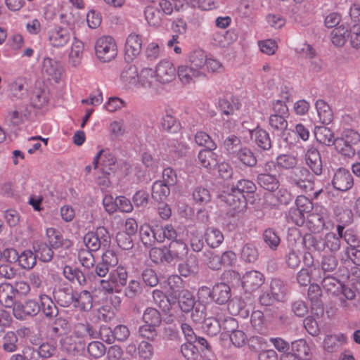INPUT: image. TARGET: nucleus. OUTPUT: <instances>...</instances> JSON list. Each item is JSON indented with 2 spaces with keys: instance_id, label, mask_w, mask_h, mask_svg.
<instances>
[{
  "instance_id": "nucleus-11",
  "label": "nucleus",
  "mask_w": 360,
  "mask_h": 360,
  "mask_svg": "<svg viewBox=\"0 0 360 360\" xmlns=\"http://www.w3.org/2000/svg\"><path fill=\"white\" fill-rule=\"evenodd\" d=\"M39 311V304L34 300H28L24 304L16 305L13 309V315L18 319H24L26 316H35Z\"/></svg>"
},
{
  "instance_id": "nucleus-34",
  "label": "nucleus",
  "mask_w": 360,
  "mask_h": 360,
  "mask_svg": "<svg viewBox=\"0 0 360 360\" xmlns=\"http://www.w3.org/2000/svg\"><path fill=\"white\" fill-rule=\"evenodd\" d=\"M121 80L128 86H136L139 82V73L135 65H127L121 72Z\"/></svg>"
},
{
  "instance_id": "nucleus-39",
  "label": "nucleus",
  "mask_w": 360,
  "mask_h": 360,
  "mask_svg": "<svg viewBox=\"0 0 360 360\" xmlns=\"http://www.w3.org/2000/svg\"><path fill=\"white\" fill-rule=\"evenodd\" d=\"M227 323L233 327L236 325V321L232 317H227L224 319L222 324H221L218 320L212 319H208L205 323L208 333L212 335L217 334L219 331L221 327H223L224 330H227Z\"/></svg>"
},
{
  "instance_id": "nucleus-24",
  "label": "nucleus",
  "mask_w": 360,
  "mask_h": 360,
  "mask_svg": "<svg viewBox=\"0 0 360 360\" xmlns=\"http://www.w3.org/2000/svg\"><path fill=\"white\" fill-rule=\"evenodd\" d=\"M347 341L344 334L327 335L323 340V349L328 353H333L340 348Z\"/></svg>"
},
{
  "instance_id": "nucleus-19",
  "label": "nucleus",
  "mask_w": 360,
  "mask_h": 360,
  "mask_svg": "<svg viewBox=\"0 0 360 360\" xmlns=\"http://www.w3.org/2000/svg\"><path fill=\"white\" fill-rule=\"evenodd\" d=\"M256 180L261 188L270 192H274L280 186L279 180L276 174L258 173Z\"/></svg>"
},
{
  "instance_id": "nucleus-51",
  "label": "nucleus",
  "mask_w": 360,
  "mask_h": 360,
  "mask_svg": "<svg viewBox=\"0 0 360 360\" xmlns=\"http://www.w3.org/2000/svg\"><path fill=\"white\" fill-rule=\"evenodd\" d=\"M30 101L34 108H43L48 103L46 92L41 89H34L30 96Z\"/></svg>"
},
{
  "instance_id": "nucleus-15",
  "label": "nucleus",
  "mask_w": 360,
  "mask_h": 360,
  "mask_svg": "<svg viewBox=\"0 0 360 360\" xmlns=\"http://www.w3.org/2000/svg\"><path fill=\"white\" fill-rule=\"evenodd\" d=\"M46 236L50 245L53 248H69L72 245V241L65 239L60 231L54 227H49L46 229Z\"/></svg>"
},
{
  "instance_id": "nucleus-10",
  "label": "nucleus",
  "mask_w": 360,
  "mask_h": 360,
  "mask_svg": "<svg viewBox=\"0 0 360 360\" xmlns=\"http://www.w3.org/2000/svg\"><path fill=\"white\" fill-rule=\"evenodd\" d=\"M306 165L314 174L319 176L323 172V163L319 151L314 146L309 147L304 155Z\"/></svg>"
},
{
  "instance_id": "nucleus-59",
  "label": "nucleus",
  "mask_w": 360,
  "mask_h": 360,
  "mask_svg": "<svg viewBox=\"0 0 360 360\" xmlns=\"http://www.w3.org/2000/svg\"><path fill=\"white\" fill-rule=\"evenodd\" d=\"M232 188L244 195L245 193H254L257 187L253 181L249 179H241L237 182L236 186H233Z\"/></svg>"
},
{
  "instance_id": "nucleus-32",
  "label": "nucleus",
  "mask_w": 360,
  "mask_h": 360,
  "mask_svg": "<svg viewBox=\"0 0 360 360\" xmlns=\"http://www.w3.org/2000/svg\"><path fill=\"white\" fill-rule=\"evenodd\" d=\"M207 244L211 248L218 247L224 240L222 232L215 226H208L205 233Z\"/></svg>"
},
{
  "instance_id": "nucleus-42",
  "label": "nucleus",
  "mask_w": 360,
  "mask_h": 360,
  "mask_svg": "<svg viewBox=\"0 0 360 360\" xmlns=\"http://www.w3.org/2000/svg\"><path fill=\"white\" fill-rule=\"evenodd\" d=\"M84 49V44L82 41L75 40L71 48L69 54V63L72 67H77L80 65L82 58V53Z\"/></svg>"
},
{
  "instance_id": "nucleus-12",
  "label": "nucleus",
  "mask_w": 360,
  "mask_h": 360,
  "mask_svg": "<svg viewBox=\"0 0 360 360\" xmlns=\"http://www.w3.org/2000/svg\"><path fill=\"white\" fill-rule=\"evenodd\" d=\"M42 73L47 75L49 79L58 83L61 78L63 68L59 62L51 58H45L42 63Z\"/></svg>"
},
{
  "instance_id": "nucleus-52",
  "label": "nucleus",
  "mask_w": 360,
  "mask_h": 360,
  "mask_svg": "<svg viewBox=\"0 0 360 360\" xmlns=\"http://www.w3.org/2000/svg\"><path fill=\"white\" fill-rule=\"evenodd\" d=\"M161 126L163 130L169 133H176L181 129V125L176 118L168 114L162 117Z\"/></svg>"
},
{
  "instance_id": "nucleus-21",
  "label": "nucleus",
  "mask_w": 360,
  "mask_h": 360,
  "mask_svg": "<svg viewBox=\"0 0 360 360\" xmlns=\"http://www.w3.org/2000/svg\"><path fill=\"white\" fill-rule=\"evenodd\" d=\"M73 305L81 311H89L93 307V297L87 290L75 292Z\"/></svg>"
},
{
  "instance_id": "nucleus-16",
  "label": "nucleus",
  "mask_w": 360,
  "mask_h": 360,
  "mask_svg": "<svg viewBox=\"0 0 360 360\" xmlns=\"http://www.w3.org/2000/svg\"><path fill=\"white\" fill-rule=\"evenodd\" d=\"M288 117L278 116L276 115H271L269 118V123L274 131L279 132L283 139L287 143H292L288 136V123L286 120Z\"/></svg>"
},
{
  "instance_id": "nucleus-3",
  "label": "nucleus",
  "mask_w": 360,
  "mask_h": 360,
  "mask_svg": "<svg viewBox=\"0 0 360 360\" xmlns=\"http://www.w3.org/2000/svg\"><path fill=\"white\" fill-rule=\"evenodd\" d=\"M95 51L98 58L104 63L111 61L117 54L115 41L110 36L98 39L95 44Z\"/></svg>"
},
{
  "instance_id": "nucleus-31",
  "label": "nucleus",
  "mask_w": 360,
  "mask_h": 360,
  "mask_svg": "<svg viewBox=\"0 0 360 360\" xmlns=\"http://www.w3.org/2000/svg\"><path fill=\"white\" fill-rule=\"evenodd\" d=\"M314 136L319 143L328 146L333 145V141H335V139H334V134L331 129L324 126L316 127L314 129Z\"/></svg>"
},
{
  "instance_id": "nucleus-40",
  "label": "nucleus",
  "mask_w": 360,
  "mask_h": 360,
  "mask_svg": "<svg viewBox=\"0 0 360 360\" xmlns=\"http://www.w3.org/2000/svg\"><path fill=\"white\" fill-rule=\"evenodd\" d=\"M169 186L162 181H155L152 186V198L158 202L165 201L170 193Z\"/></svg>"
},
{
  "instance_id": "nucleus-23",
  "label": "nucleus",
  "mask_w": 360,
  "mask_h": 360,
  "mask_svg": "<svg viewBox=\"0 0 360 360\" xmlns=\"http://www.w3.org/2000/svg\"><path fill=\"white\" fill-rule=\"evenodd\" d=\"M228 309L231 315L240 316L245 319L250 314V307H248L247 303L241 298H235L228 304Z\"/></svg>"
},
{
  "instance_id": "nucleus-64",
  "label": "nucleus",
  "mask_w": 360,
  "mask_h": 360,
  "mask_svg": "<svg viewBox=\"0 0 360 360\" xmlns=\"http://www.w3.org/2000/svg\"><path fill=\"white\" fill-rule=\"evenodd\" d=\"M181 352L187 360H195L198 356V351L193 342H188L181 347Z\"/></svg>"
},
{
  "instance_id": "nucleus-56",
  "label": "nucleus",
  "mask_w": 360,
  "mask_h": 360,
  "mask_svg": "<svg viewBox=\"0 0 360 360\" xmlns=\"http://www.w3.org/2000/svg\"><path fill=\"white\" fill-rule=\"evenodd\" d=\"M252 326L258 332L262 331L266 328V320L264 313L260 310H255L250 317Z\"/></svg>"
},
{
  "instance_id": "nucleus-13",
  "label": "nucleus",
  "mask_w": 360,
  "mask_h": 360,
  "mask_svg": "<svg viewBox=\"0 0 360 360\" xmlns=\"http://www.w3.org/2000/svg\"><path fill=\"white\" fill-rule=\"evenodd\" d=\"M70 32L63 27L53 29L49 33V41L53 47H63L70 41Z\"/></svg>"
},
{
  "instance_id": "nucleus-5",
  "label": "nucleus",
  "mask_w": 360,
  "mask_h": 360,
  "mask_svg": "<svg viewBox=\"0 0 360 360\" xmlns=\"http://www.w3.org/2000/svg\"><path fill=\"white\" fill-rule=\"evenodd\" d=\"M222 201H224L229 207L230 210L228 214L232 217L236 213H240L244 211L247 206L246 198L245 195L240 192H236L233 188H231L230 192L224 193L221 195Z\"/></svg>"
},
{
  "instance_id": "nucleus-35",
  "label": "nucleus",
  "mask_w": 360,
  "mask_h": 360,
  "mask_svg": "<svg viewBox=\"0 0 360 360\" xmlns=\"http://www.w3.org/2000/svg\"><path fill=\"white\" fill-rule=\"evenodd\" d=\"M243 147L240 139L234 134L229 135L224 141V148L231 157L233 158Z\"/></svg>"
},
{
  "instance_id": "nucleus-47",
  "label": "nucleus",
  "mask_w": 360,
  "mask_h": 360,
  "mask_svg": "<svg viewBox=\"0 0 360 360\" xmlns=\"http://www.w3.org/2000/svg\"><path fill=\"white\" fill-rule=\"evenodd\" d=\"M144 15L148 23L152 26L160 25L162 21V12L159 8L153 6H148L144 11Z\"/></svg>"
},
{
  "instance_id": "nucleus-20",
  "label": "nucleus",
  "mask_w": 360,
  "mask_h": 360,
  "mask_svg": "<svg viewBox=\"0 0 360 360\" xmlns=\"http://www.w3.org/2000/svg\"><path fill=\"white\" fill-rule=\"evenodd\" d=\"M231 297V288L225 283H219L212 288V300L219 304L226 303Z\"/></svg>"
},
{
  "instance_id": "nucleus-53",
  "label": "nucleus",
  "mask_w": 360,
  "mask_h": 360,
  "mask_svg": "<svg viewBox=\"0 0 360 360\" xmlns=\"http://www.w3.org/2000/svg\"><path fill=\"white\" fill-rule=\"evenodd\" d=\"M143 320L145 323L150 324L155 326H159L162 319L160 312L152 307L147 308L143 315Z\"/></svg>"
},
{
  "instance_id": "nucleus-37",
  "label": "nucleus",
  "mask_w": 360,
  "mask_h": 360,
  "mask_svg": "<svg viewBox=\"0 0 360 360\" xmlns=\"http://www.w3.org/2000/svg\"><path fill=\"white\" fill-rule=\"evenodd\" d=\"M156 78L155 72L151 68H143L139 75V82L143 88L156 87Z\"/></svg>"
},
{
  "instance_id": "nucleus-8",
  "label": "nucleus",
  "mask_w": 360,
  "mask_h": 360,
  "mask_svg": "<svg viewBox=\"0 0 360 360\" xmlns=\"http://www.w3.org/2000/svg\"><path fill=\"white\" fill-rule=\"evenodd\" d=\"M332 184L335 189L340 191H347L354 185L353 176L349 170L340 168L333 176Z\"/></svg>"
},
{
  "instance_id": "nucleus-9",
  "label": "nucleus",
  "mask_w": 360,
  "mask_h": 360,
  "mask_svg": "<svg viewBox=\"0 0 360 360\" xmlns=\"http://www.w3.org/2000/svg\"><path fill=\"white\" fill-rule=\"evenodd\" d=\"M142 47V39L139 34L135 33L130 34L125 44V60L127 61L133 60L139 55Z\"/></svg>"
},
{
  "instance_id": "nucleus-54",
  "label": "nucleus",
  "mask_w": 360,
  "mask_h": 360,
  "mask_svg": "<svg viewBox=\"0 0 360 360\" xmlns=\"http://www.w3.org/2000/svg\"><path fill=\"white\" fill-rule=\"evenodd\" d=\"M130 335L129 328L124 325L117 326L112 332L111 336H108L105 339H103L108 342H110L112 339H116L118 341L123 342L126 340Z\"/></svg>"
},
{
  "instance_id": "nucleus-17",
  "label": "nucleus",
  "mask_w": 360,
  "mask_h": 360,
  "mask_svg": "<svg viewBox=\"0 0 360 360\" xmlns=\"http://www.w3.org/2000/svg\"><path fill=\"white\" fill-rule=\"evenodd\" d=\"M177 75L182 83L189 84L193 82L195 78L203 75V73L187 63L186 65L178 67Z\"/></svg>"
},
{
  "instance_id": "nucleus-25",
  "label": "nucleus",
  "mask_w": 360,
  "mask_h": 360,
  "mask_svg": "<svg viewBox=\"0 0 360 360\" xmlns=\"http://www.w3.org/2000/svg\"><path fill=\"white\" fill-rule=\"evenodd\" d=\"M292 351L298 359L309 360L311 357V349L304 339H300L292 342Z\"/></svg>"
},
{
  "instance_id": "nucleus-1",
  "label": "nucleus",
  "mask_w": 360,
  "mask_h": 360,
  "mask_svg": "<svg viewBox=\"0 0 360 360\" xmlns=\"http://www.w3.org/2000/svg\"><path fill=\"white\" fill-rule=\"evenodd\" d=\"M187 253L186 245L179 241H172L169 247L162 248H153L150 249L149 255L151 260L155 263L164 262H171L178 259Z\"/></svg>"
},
{
  "instance_id": "nucleus-6",
  "label": "nucleus",
  "mask_w": 360,
  "mask_h": 360,
  "mask_svg": "<svg viewBox=\"0 0 360 360\" xmlns=\"http://www.w3.org/2000/svg\"><path fill=\"white\" fill-rule=\"evenodd\" d=\"M265 281V277L259 271H247L241 278V283L246 292H252L258 290Z\"/></svg>"
},
{
  "instance_id": "nucleus-58",
  "label": "nucleus",
  "mask_w": 360,
  "mask_h": 360,
  "mask_svg": "<svg viewBox=\"0 0 360 360\" xmlns=\"http://www.w3.org/2000/svg\"><path fill=\"white\" fill-rule=\"evenodd\" d=\"M276 164L280 168L290 169L295 167L297 160L291 155H281L276 158Z\"/></svg>"
},
{
  "instance_id": "nucleus-43",
  "label": "nucleus",
  "mask_w": 360,
  "mask_h": 360,
  "mask_svg": "<svg viewBox=\"0 0 360 360\" xmlns=\"http://www.w3.org/2000/svg\"><path fill=\"white\" fill-rule=\"evenodd\" d=\"M345 226H337L338 234L334 233H328L325 237V245L331 251H336L340 248V239L343 236L342 233Z\"/></svg>"
},
{
  "instance_id": "nucleus-7",
  "label": "nucleus",
  "mask_w": 360,
  "mask_h": 360,
  "mask_svg": "<svg viewBox=\"0 0 360 360\" xmlns=\"http://www.w3.org/2000/svg\"><path fill=\"white\" fill-rule=\"evenodd\" d=\"M154 72L158 82L168 84L174 79L176 70L172 62L161 60L156 66L155 71Z\"/></svg>"
},
{
  "instance_id": "nucleus-63",
  "label": "nucleus",
  "mask_w": 360,
  "mask_h": 360,
  "mask_svg": "<svg viewBox=\"0 0 360 360\" xmlns=\"http://www.w3.org/2000/svg\"><path fill=\"white\" fill-rule=\"evenodd\" d=\"M153 299L155 303L159 306V307L166 313H169L171 309V304L169 303V299L163 294L160 290H154L153 293Z\"/></svg>"
},
{
  "instance_id": "nucleus-14",
  "label": "nucleus",
  "mask_w": 360,
  "mask_h": 360,
  "mask_svg": "<svg viewBox=\"0 0 360 360\" xmlns=\"http://www.w3.org/2000/svg\"><path fill=\"white\" fill-rule=\"evenodd\" d=\"M250 138L261 150H269L272 148V141L269 134L262 128L257 127L250 131Z\"/></svg>"
},
{
  "instance_id": "nucleus-4",
  "label": "nucleus",
  "mask_w": 360,
  "mask_h": 360,
  "mask_svg": "<svg viewBox=\"0 0 360 360\" xmlns=\"http://www.w3.org/2000/svg\"><path fill=\"white\" fill-rule=\"evenodd\" d=\"M100 164L101 169L105 174H115L118 170V162L108 150H101L93 160L94 168Z\"/></svg>"
},
{
  "instance_id": "nucleus-44",
  "label": "nucleus",
  "mask_w": 360,
  "mask_h": 360,
  "mask_svg": "<svg viewBox=\"0 0 360 360\" xmlns=\"http://www.w3.org/2000/svg\"><path fill=\"white\" fill-rule=\"evenodd\" d=\"M63 274L68 280L72 283H78L80 285L86 283L83 273L78 269L70 266H65L63 269Z\"/></svg>"
},
{
  "instance_id": "nucleus-22",
  "label": "nucleus",
  "mask_w": 360,
  "mask_h": 360,
  "mask_svg": "<svg viewBox=\"0 0 360 360\" xmlns=\"http://www.w3.org/2000/svg\"><path fill=\"white\" fill-rule=\"evenodd\" d=\"M125 228V231H120L116 235L117 245L122 249L128 250L132 248L131 236L136 233L138 226H121Z\"/></svg>"
},
{
  "instance_id": "nucleus-61",
  "label": "nucleus",
  "mask_w": 360,
  "mask_h": 360,
  "mask_svg": "<svg viewBox=\"0 0 360 360\" xmlns=\"http://www.w3.org/2000/svg\"><path fill=\"white\" fill-rule=\"evenodd\" d=\"M263 236L265 243L272 249H275L280 243V237L272 227L266 229Z\"/></svg>"
},
{
  "instance_id": "nucleus-30",
  "label": "nucleus",
  "mask_w": 360,
  "mask_h": 360,
  "mask_svg": "<svg viewBox=\"0 0 360 360\" xmlns=\"http://www.w3.org/2000/svg\"><path fill=\"white\" fill-rule=\"evenodd\" d=\"M319 121L323 124H330L333 119V115L329 105L323 100L319 99L316 102Z\"/></svg>"
},
{
  "instance_id": "nucleus-33",
  "label": "nucleus",
  "mask_w": 360,
  "mask_h": 360,
  "mask_svg": "<svg viewBox=\"0 0 360 360\" xmlns=\"http://www.w3.org/2000/svg\"><path fill=\"white\" fill-rule=\"evenodd\" d=\"M39 297L40 311L41 310L46 317L51 318L56 316L58 313L57 307L51 298L41 292H40Z\"/></svg>"
},
{
  "instance_id": "nucleus-2",
  "label": "nucleus",
  "mask_w": 360,
  "mask_h": 360,
  "mask_svg": "<svg viewBox=\"0 0 360 360\" xmlns=\"http://www.w3.org/2000/svg\"><path fill=\"white\" fill-rule=\"evenodd\" d=\"M313 175L310 171L304 167L296 168L288 176L289 183L294 187L300 188L302 192L307 193L314 188Z\"/></svg>"
},
{
  "instance_id": "nucleus-27",
  "label": "nucleus",
  "mask_w": 360,
  "mask_h": 360,
  "mask_svg": "<svg viewBox=\"0 0 360 360\" xmlns=\"http://www.w3.org/2000/svg\"><path fill=\"white\" fill-rule=\"evenodd\" d=\"M177 301L179 308L185 313L190 312L195 304L193 294L187 289H182L179 291Z\"/></svg>"
},
{
  "instance_id": "nucleus-45",
  "label": "nucleus",
  "mask_w": 360,
  "mask_h": 360,
  "mask_svg": "<svg viewBox=\"0 0 360 360\" xmlns=\"http://www.w3.org/2000/svg\"><path fill=\"white\" fill-rule=\"evenodd\" d=\"M109 276L117 287H122L127 284L128 273L124 266L120 265L110 272Z\"/></svg>"
},
{
  "instance_id": "nucleus-57",
  "label": "nucleus",
  "mask_w": 360,
  "mask_h": 360,
  "mask_svg": "<svg viewBox=\"0 0 360 360\" xmlns=\"http://www.w3.org/2000/svg\"><path fill=\"white\" fill-rule=\"evenodd\" d=\"M195 141L200 146H204L206 149L215 150L216 143L212 140L208 134L204 131H198L195 136Z\"/></svg>"
},
{
  "instance_id": "nucleus-55",
  "label": "nucleus",
  "mask_w": 360,
  "mask_h": 360,
  "mask_svg": "<svg viewBox=\"0 0 360 360\" xmlns=\"http://www.w3.org/2000/svg\"><path fill=\"white\" fill-rule=\"evenodd\" d=\"M18 337L15 332L8 331L3 338V349L7 352H13L17 349Z\"/></svg>"
},
{
  "instance_id": "nucleus-28",
  "label": "nucleus",
  "mask_w": 360,
  "mask_h": 360,
  "mask_svg": "<svg viewBox=\"0 0 360 360\" xmlns=\"http://www.w3.org/2000/svg\"><path fill=\"white\" fill-rule=\"evenodd\" d=\"M233 158L248 167H254L257 163V159L254 152L247 146H243Z\"/></svg>"
},
{
  "instance_id": "nucleus-50",
  "label": "nucleus",
  "mask_w": 360,
  "mask_h": 360,
  "mask_svg": "<svg viewBox=\"0 0 360 360\" xmlns=\"http://www.w3.org/2000/svg\"><path fill=\"white\" fill-rule=\"evenodd\" d=\"M19 265L24 269H31L36 264L37 256L31 250H25L18 259Z\"/></svg>"
},
{
  "instance_id": "nucleus-38",
  "label": "nucleus",
  "mask_w": 360,
  "mask_h": 360,
  "mask_svg": "<svg viewBox=\"0 0 360 360\" xmlns=\"http://www.w3.org/2000/svg\"><path fill=\"white\" fill-rule=\"evenodd\" d=\"M349 32L347 26L344 25L335 27L331 32L333 44L337 46H342L349 37Z\"/></svg>"
},
{
  "instance_id": "nucleus-29",
  "label": "nucleus",
  "mask_w": 360,
  "mask_h": 360,
  "mask_svg": "<svg viewBox=\"0 0 360 360\" xmlns=\"http://www.w3.org/2000/svg\"><path fill=\"white\" fill-rule=\"evenodd\" d=\"M205 52L200 49L191 51L188 55L187 63L198 70L202 71L207 61Z\"/></svg>"
},
{
  "instance_id": "nucleus-36",
  "label": "nucleus",
  "mask_w": 360,
  "mask_h": 360,
  "mask_svg": "<svg viewBox=\"0 0 360 360\" xmlns=\"http://www.w3.org/2000/svg\"><path fill=\"white\" fill-rule=\"evenodd\" d=\"M269 291L277 302H283L287 295V286L281 280L274 278L270 283Z\"/></svg>"
},
{
  "instance_id": "nucleus-46",
  "label": "nucleus",
  "mask_w": 360,
  "mask_h": 360,
  "mask_svg": "<svg viewBox=\"0 0 360 360\" xmlns=\"http://www.w3.org/2000/svg\"><path fill=\"white\" fill-rule=\"evenodd\" d=\"M34 250L37 257L43 262H49L53 257L52 249L44 243H36L34 245Z\"/></svg>"
},
{
  "instance_id": "nucleus-49",
  "label": "nucleus",
  "mask_w": 360,
  "mask_h": 360,
  "mask_svg": "<svg viewBox=\"0 0 360 360\" xmlns=\"http://www.w3.org/2000/svg\"><path fill=\"white\" fill-rule=\"evenodd\" d=\"M335 150L344 156L351 158L355 154V149L349 143L346 142L342 136L335 139L333 141Z\"/></svg>"
},
{
  "instance_id": "nucleus-62",
  "label": "nucleus",
  "mask_w": 360,
  "mask_h": 360,
  "mask_svg": "<svg viewBox=\"0 0 360 360\" xmlns=\"http://www.w3.org/2000/svg\"><path fill=\"white\" fill-rule=\"evenodd\" d=\"M87 351L91 356L98 359L105 354L106 349L102 342L93 341L88 345Z\"/></svg>"
},
{
  "instance_id": "nucleus-41",
  "label": "nucleus",
  "mask_w": 360,
  "mask_h": 360,
  "mask_svg": "<svg viewBox=\"0 0 360 360\" xmlns=\"http://www.w3.org/2000/svg\"><path fill=\"white\" fill-rule=\"evenodd\" d=\"M75 293L71 288H67L56 291L54 297L60 306L66 307L73 304Z\"/></svg>"
},
{
  "instance_id": "nucleus-18",
  "label": "nucleus",
  "mask_w": 360,
  "mask_h": 360,
  "mask_svg": "<svg viewBox=\"0 0 360 360\" xmlns=\"http://www.w3.org/2000/svg\"><path fill=\"white\" fill-rule=\"evenodd\" d=\"M16 295L13 285L8 283L0 284V302L5 307H14Z\"/></svg>"
},
{
  "instance_id": "nucleus-60",
  "label": "nucleus",
  "mask_w": 360,
  "mask_h": 360,
  "mask_svg": "<svg viewBox=\"0 0 360 360\" xmlns=\"http://www.w3.org/2000/svg\"><path fill=\"white\" fill-rule=\"evenodd\" d=\"M258 251L252 244L245 245L241 250V258L247 262H254L258 258Z\"/></svg>"
},
{
  "instance_id": "nucleus-26",
  "label": "nucleus",
  "mask_w": 360,
  "mask_h": 360,
  "mask_svg": "<svg viewBox=\"0 0 360 360\" xmlns=\"http://www.w3.org/2000/svg\"><path fill=\"white\" fill-rule=\"evenodd\" d=\"M79 13L74 7L63 8L60 14V22L72 29L79 21Z\"/></svg>"
},
{
  "instance_id": "nucleus-48",
  "label": "nucleus",
  "mask_w": 360,
  "mask_h": 360,
  "mask_svg": "<svg viewBox=\"0 0 360 360\" xmlns=\"http://www.w3.org/2000/svg\"><path fill=\"white\" fill-rule=\"evenodd\" d=\"M316 271H319V269L311 265L301 269L297 274V281L300 285L307 286L310 284L312 279V274Z\"/></svg>"
}]
</instances>
